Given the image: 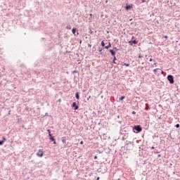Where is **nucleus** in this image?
I'll return each mask as SVG.
<instances>
[{
	"instance_id": "f257e3e1",
	"label": "nucleus",
	"mask_w": 180,
	"mask_h": 180,
	"mask_svg": "<svg viewBox=\"0 0 180 180\" xmlns=\"http://www.w3.org/2000/svg\"><path fill=\"white\" fill-rule=\"evenodd\" d=\"M167 80L169 81V84H174L175 81H174V76L172 75H167Z\"/></svg>"
},
{
	"instance_id": "f03ea898",
	"label": "nucleus",
	"mask_w": 180,
	"mask_h": 180,
	"mask_svg": "<svg viewBox=\"0 0 180 180\" xmlns=\"http://www.w3.org/2000/svg\"><path fill=\"white\" fill-rule=\"evenodd\" d=\"M133 129L134 130H136V131H138V133H140L143 130L141 125H135Z\"/></svg>"
},
{
	"instance_id": "7ed1b4c3",
	"label": "nucleus",
	"mask_w": 180,
	"mask_h": 180,
	"mask_svg": "<svg viewBox=\"0 0 180 180\" xmlns=\"http://www.w3.org/2000/svg\"><path fill=\"white\" fill-rule=\"evenodd\" d=\"M37 157H43V149H39L37 153Z\"/></svg>"
},
{
	"instance_id": "20e7f679",
	"label": "nucleus",
	"mask_w": 180,
	"mask_h": 180,
	"mask_svg": "<svg viewBox=\"0 0 180 180\" xmlns=\"http://www.w3.org/2000/svg\"><path fill=\"white\" fill-rule=\"evenodd\" d=\"M133 8V4H127L125 9L126 11H129V9H131Z\"/></svg>"
},
{
	"instance_id": "39448f33",
	"label": "nucleus",
	"mask_w": 180,
	"mask_h": 180,
	"mask_svg": "<svg viewBox=\"0 0 180 180\" xmlns=\"http://www.w3.org/2000/svg\"><path fill=\"white\" fill-rule=\"evenodd\" d=\"M72 108H75V110H77L78 109V105H77V103L76 102H73L72 103Z\"/></svg>"
},
{
	"instance_id": "423d86ee",
	"label": "nucleus",
	"mask_w": 180,
	"mask_h": 180,
	"mask_svg": "<svg viewBox=\"0 0 180 180\" xmlns=\"http://www.w3.org/2000/svg\"><path fill=\"white\" fill-rule=\"evenodd\" d=\"M109 51L111 54V56H113L115 57V56H116V51H115L113 49H109Z\"/></svg>"
},
{
	"instance_id": "0eeeda50",
	"label": "nucleus",
	"mask_w": 180,
	"mask_h": 180,
	"mask_svg": "<svg viewBox=\"0 0 180 180\" xmlns=\"http://www.w3.org/2000/svg\"><path fill=\"white\" fill-rule=\"evenodd\" d=\"M116 60H117L116 56H114V59H113V60L110 63V65H113V64H119V63H117V62H116Z\"/></svg>"
},
{
	"instance_id": "6e6552de",
	"label": "nucleus",
	"mask_w": 180,
	"mask_h": 180,
	"mask_svg": "<svg viewBox=\"0 0 180 180\" xmlns=\"http://www.w3.org/2000/svg\"><path fill=\"white\" fill-rule=\"evenodd\" d=\"M49 140H51V141H53V144H57V142L56 141V139H54V136H51L49 138Z\"/></svg>"
},
{
	"instance_id": "1a4fd4ad",
	"label": "nucleus",
	"mask_w": 180,
	"mask_h": 180,
	"mask_svg": "<svg viewBox=\"0 0 180 180\" xmlns=\"http://www.w3.org/2000/svg\"><path fill=\"white\" fill-rule=\"evenodd\" d=\"M72 33H73V34H75V36H77V34H75V33H77V28L73 27L72 29Z\"/></svg>"
},
{
	"instance_id": "9d476101",
	"label": "nucleus",
	"mask_w": 180,
	"mask_h": 180,
	"mask_svg": "<svg viewBox=\"0 0 180 180\" xmlns=\"http://www.w3.org/2000/svg\"><path fill=\"white\" fill-rule=\"evenodd\" d=\"M160 71H161V69L160 68H156L153 70L154 74H157V72H160Z\"/></svg>"
},
{
	"instance_id": "9b49d317",
	"label": "nucleus",
	"mask_w": 180,
	"mask_h": 180,
	"mask_svg": "<svg viewBox=\"0 0 180 180\" xmlns=\"http://www.w3.org/2000/svg\"><path fill=\"white\" fill-rule=\"evenodd\" d=\"M110 47H112V44H110V42H109L108 45L105 46V49H106V50H108Z\"/></svg>"
},
{
	"instance_id": "f8f14e48",
	"label": "nucleus",
	"mask_w": 180,
	"mask_h": 180,
	"mask_svg": "<svg viewBox=\"0 0 180 180\" xmlns=\"http://www.w3.org/2000/svg\"><path fill=\"white\" fill-rule=\"evenodd\" d=\"M145 109H146V110H148V109H150V105H148V103H146Z\"/></svg>"
},
{
	"instance_id": "ddd939ff",
	"label": "nucleus",
	"mask_w": 180,
	"mask_h": 180,
	"mask_svg": "<svg viewBox=\"0 0 180 180\" xmlns=\"http://www.w3.org/2000/svg\"><path fill=\"white\" fill-rule=\"evenodd\" d=\"M75 96H76V99H79V92H76Z\"/></svg>"
},
{
	"instance_id": "4468645a",
	"label": "nucleus",
	"mask_w": 180,
	"mask_h": 180,
	"mask_svg": "<svg viewBox=\"0 0 180 180\" xmlns=\"http://www.w3.org/2000/svg\"><path fill=\"white\" fill-rule=\"evenodd\" d=\"M67 140L65 139V137H62V143H66Z\"/></svg>"
},
{
	"instance_id": "2eb2a0df",
	"label": "nucleus",
	"mask_w": 180,
	"mask_h": 180,
	"mask_svg": "<svg viewBox=\"0 0 180 180\" xmlns=\"http://www.w3.org/2000/svg\"><path fill=\"white\" fill-rule=\"evenodd\" d=\"M126 96H122L120 98V101H123L124 99H125Z\"/></svg>"
},
{
	"instance_id": "dca6fc26",
	"label": "nucleus",
	"mask_w": 180,
	"mask_h": 180,
	"mask_svg": "<svg viewBox=\"0 0 180 180\" xmlns=\"http://www.w3.org/2000/svg\"><path fill=\"white\" fill-rule=\"evenodd\" d=\"M123 65H125L126 67H130V63H124Z\"/></svg>"
},
{
	"instance_id": "f3484780",
	"label": "nucleus",
	"mask_w": 180,
	"mask_h": 180,
	"mask_svg": "<svg viewBox=\"0 0 180 180\" xmlns=\"http://www.w3.org/2000/svg\"><path fill=\"white\" fill-rule=\"evenodd\" d=\"M101 46L102 47H105V42L103 41H101Z\"/></svg>"
},
{
	"instance_id": "a211bd4d",
	"label": "nucleus",
	"mask_w": 180,
	"mask_h": 180,
	"mask_svg": "<svg viewBox=\"0 0 180 180\" xmlns=\"http://www.w3.org/2000/svg\"><path fill=\"white\" fill-rule=\"evenodd\" d=\"M113 50H114L115 51H119V49H117V47H114V48H113Z\"/></svg>"
},
{
	"instance_id": "6ab92c4d",
	"label": "nucleus",
	"mask_w": 180,
	"mask_h": 180,
	"mask_svg": "<svg viewBox=\"0 0 180 180\" xmlns=\"http://www.w3.org/2000/svg\"><path fill=\"white\" fill-rule=\"evenodd\" d=\"M4 140L0 141V146H3V145H4Z\"/></svg>"
},
{
	"instance_id": "aec40b11",
	"label": "nucleus",
	"mask_w": 180,
	"mask_h": 180,
	"mask_svg": "<svg viewBox=\"0 0 180 180\" xmlns=\"http://www.w3.org/2000/svg\"><path fill=\"white\" fill-rule=\"evenodd\" d=\"M132 43H133V44H137V41L136 40H133Z\"/></svg>"
},
{
	"instance_id": "412c9836",
	"label": "nucleus",
	"mask_w": 180,
	"mask_h": 180,
	"mask_svg": "<svg viewBox=\"0 0 180 180\" xmlns=\"http://www.w3.org/2000/svg\"><path fill=\"white\" fill-rule=\"evenodd\" d=\"M175 127H176V129H179V124H176Z\"/></svg>"
},
{
	"instance_id": "4be33fe9",
	"label": "nucleus",
	"mask_w": 180,
	"mask_h": 180,
	"mask_svg": "<svg viewBox=\"0 0 180 180\" xmlns=\"http://www.w3.org/2000/svg\"><path fill=\"white\" fill-rule=\"evenodd\" d=\"M49 138H50V137H53V136H51V131H49Z\"/></svg>"
},
{
	"instance_id": "5701e85b",
	"label": "nucleus",
	"mask_w": 180,
	"mask_h": 180,
	"mask_svg": "<svg viewBox=\"0 0 180 180\" xmlns=\"http://www.w3.org/2000/svg\"><path fill=\"white\" fill-rule=\"evenodd\" d=\"M98 51H99V53H101V54H102V48L98 50Z\"/></svg>"
},
{
	"instance_id": "b1692460",
	"label": "nucleus",
	"mask_w": 180,
	"mask_h": 180,
	"mask_svg": "<svg viewBox=\"0 0 180 180\" xmlns=\"http://www.w3.org/2000/svg\"><path fill=\"white\" fill-rule=\"evenodd\" d=\"M159 72H161V74H164V71H162V70H159Z\"/></svg>"
},
{
	"instance_id": "393cba45",
	"label": "nucleus",
	"mask_w": 180,
	"mask_h": 180,
	"mask_svg": "<svg viewBox=\"0 0 180 180\" xmlns=\"http://www.w3.org/2000/svg\"><path fill=\"white\" fill-rule=\"evenodd\" d=\"M149 61H155V60H153V58H150L149 59Z\"/></svg>"
},
{
	"instance_id": "a878e982",
	"label": "nucleus",
	"mask_w": 180,
	"mask_h": 180,
	"mask_svg": "<svg viewBox=\"0 0 180 180\" xmlns=\"http://www.w3.org/2000/svg\"><path fill=\"white\" fill-rule=\"evenodd\" d=\"M88 47H92V45H91L90 44H88Z\"/></svg>"
},
{
	"instance_id": "bb28decb",
	"label": "nucleus",
	"mask_w": 180,
	"mask_h": 180,
	"mask_svg": "<svg viewBox=\"0 0 180 180\" xmlns=\"http://www.w3.org/2000/svg\"><path fill=\"white\" fill-rule=\"evenodd\" d=\"M132 115H136V111H132Z\"/></svg>"
},
{
	"instance_id": "cd10ccee",
	"label": "nucleus",
	"mask_w": 180,
	"mask_h": 180,
	"mask_svg": "<svg viewBox=\"0 0 180 180\" xmlns=\"http://www.w3.org/2000/svg\"><path fill=\"white\" fill-rule=\"evenodd\" d=\"M128 144H133V142L129 141V142H128Z\"/></svg>"
},
{
	"instance_id": "c85d7f7f",
	"label": "nucleus",
	"mask_w": 180,
	"mask_h": 180,
	"mask_svg": "<svg viewBox=\"0 0 180 180\" xmlns=\"http://www.w3.org/2000/svg\"><path fill=\"white\" fill-rule=\"evenodd\" d=\"M142 3L144 4L146 2V0H141Z\"/></svg>"
},
{
	"instance_id": "c756f323",
	"label": "nucleus",
	"mask_w": 180,
	"mask_h": 180,
	"mask_svg": "<svg viewBox=\"0 0 180 180\" xmlns=\"http://www.w3.org/2000/svg\"><path fill=\"white\" fill-rule=\"evenodd\" d=\"M98 158V156H94V160H96Z\"/></svg>"
},
{
	"instance_id": "7c9ffc66",
	"label": "nucleus",
	"mask_w": 180,
	"mask_h": 180,
	"mask_svg": "<svg viewBox=\"0 0 180 180\" xmlns=\"http://www.w3.org/2000/svg\"><path fill=\"white\" fill-rule=\"evenodd\" d=\"M165 39H168V36H165Z\"/></svg>"
},
{
	"instance_id": "2f4dec72",
	"label": "nucleus",
	"mask_w": 180,
	"mask_h": 180,
	"mask_svg": "<svg viewBox=\"0 0 180 180\" xmlns=\"http://www.w3.org/2000/svg\"><path fill=\"white\" fill-rule=\"evenodd\" d=\"M3 140H4V141H5V140H6V139H5V137H3Z\"/></svg>"
},
{
	"instance_id": "473e14b6",
	"label": "nucleus",
	"mask_w": 180,
	"mask_h": 180,
	"mask_svg": "<svg viewBox=\"0 0 180 180\" xmlns=\"http://www.w3.org/2000/svg\"><path fill=\"white\" fill-rule=\"evenodd\" d=\"M80 144H84V141H82L80 142Z\"/></svg>"
},
{
	"instance_id": "72a5a7b5",
	"label": "nucleus",
	"mask_w": 180,
	"mask_h": 180,
	"mask_svg": "<svg viewBox=\"0 0 180 180\" xmlns=\"http://www.w3.org/2000/svg\"><path fill=\"white\" fill-rule=\"evenodd\" d=\"M141 57H142L141 55H139V58H141Z\"/></svg>"
},
{
	"instance_id": "f704fd0d",
	"label": "nucleus",
	"mask_w": 180,
	"mask_h": 180,
	"mask_svg": "<svg viewBox=\"0 0 180 180\" xmlns=\"http://www.w3.org/2000/svg\"><path fill=\"white\" fill-rule=\"evenodd\" d=\"M47 131L49 132V134L50 133V129H48Z\"/></svg>"
},
{
	"instance_id": "c9c22d12",
	"label": "nucleus",
	"mask_w": 180,
	"mask_h": 180,
	"mask_svg": "<svg viewBox=\"0 0 180 180\" xmlns=\"http://www.w3.org/2000/svg\"><path fill=\"white\" fill-rule=\"evenodd\" d=\"M151 148H152V150H154V146H152Z\"/></svg>"
},
{
	"instance_id": "e433bc0d",
	"label": "nucleus",
	"mask_w": 180,
	"mask_h": 180,
	"mask_svg": "<svg viewBox=\"0 0 180 180\" xmlns=\"http://www.w3.org/2000/svg\"><path fill=\"white\" fill-rule=\"evenodd\" d=\"M158 158L161 157V155H158Z\"/></svg>"
},
{
	"instance_id": "4c0bfd02",
	"label": "nucleus",
	"mask_w": 180,
	"mask_h": 180,
	"mask_svg": "<svg viewBox=\"0 0 180 180\" xmlns=\"http://www.w3.org/2000/svg\"><path fill=\"white\" fill-rule=\"evenodd\" d=\"M99 179H100V178H99V177H97L96 180H99Z\"/></svg>"
},
{
	"instance_id": "58836bf2",
	"label": "nucleus",
	"mask_w": 180,
	"mask_h": 180,
	"mask_svg": "<svg viewBox=\"0 0 180 180\" xmlns=\"http://www.w3.org/2000/svg\"><path fill=\"white\" fill-rule=\"evenodd\" d=\"M120 117V115H118V116H117V119H119Z\"/></svg>"
},
{
	"instance_id": "ea45409f",
	"label": "nucleus",
	"mask_w": 180,
	"mask_h": 180,
	"mask_svg": "<svg viewBox=\"0 0 180 180\" xmlns=\"http://www.w3.org/2000/svg\"><path fill=\"white\" fill-rule=\"evenodd\" d=\"M79 43H80V44L82 43V41H80Z\"/></svg>"
},
{
	"instance_id": "a19ab883",
	"label": "nucleus",
	"mask_w": 180,
	"mask_h": 180,
	"mask_svg": "<svg viewBox=\"0 0 180 180\" xmlns=\"http://www.w3.org/2000/svg\"><path fill=\"white\" fill-rule=\"evenodd\" d=\"M8 114L11 115V111H9Z\"/></svg>"
},
{
	"instance_id": "79ce46f5",
	"label": "nucleus",
	"mask_w": 180,
	"mask_h": 180,
	"mask_svg": "<svg viewBox=\"0 0 180 180\" xmlns=\"http://www.w3.org/2000/svg\"><path fill=\"white\" fill-rule=\"evenodd\" d=\"M77 34H79V33L77 32Z\"/></svg>"
},
{
	"instance_id": "37998d69",
	"label": "nucleus",
	"mask_w": 180,
	"mask_h": 180,
	"mask_svg": "<svg viewBox=\"0 0 180 180\" xmlns=\"http://www.w3.org/2000/svg\"><path fill=\"white\" fill-rule=\"evenodd\" d=\"M145 57H146V58H147V55H146V56H145Z\"/></svg>"
}]
</instances>
